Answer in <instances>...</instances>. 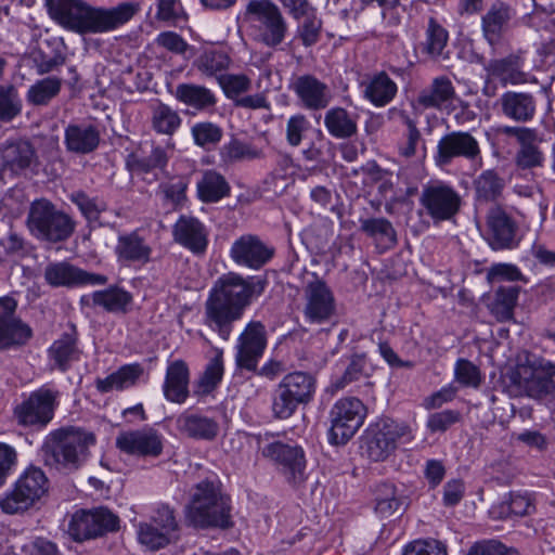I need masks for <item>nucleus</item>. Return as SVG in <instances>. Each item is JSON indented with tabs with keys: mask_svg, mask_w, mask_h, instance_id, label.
I'll use <instances>...</instances> for the list:
<instances>
[{
	"mask_svg": "<svg viewBox=\"0 0 555 555\" xmlns=\"http://www.w3.org/2000/svg\"><path fill=\"white\" fill-rule=\"evenodd\" d=\"M266 284L260 278L244 279L234 272L221 275L205 302V324L228 340L233 322L240 320L251 300L263 293Z\"/></svg>",
	"mask_w": 555,
	"mask_h": 555,
	"instance_id": "nucleus-1",
	"label": "nucleus"
},
{
	"mask_svg": "<svg viewBox=\"0 0 555 555\" xmlns=\"http://www.w3.org/2000/svg\"><path fill=\"white\" fill-rule=\"evenodd\" d=\"M50 16L61 26L80 35L112 31L126 24L138 11V4L122 2L105 9L83 0H46Z\"/></svg>",
	"mask_w": 555,
	"mask_h": 555,
	"instance_id": "nucleus-2",
	"label": "nucleus"
},
{
	"mask_svg": "<svg viewBox=\"0 0 555 555\" xmlns=\"http://www.w3.org/2000/svg\"><path fill=\"white\" fill-rule=\"evenodd\" d=\"M93 433L79 427H64L51 431L41 447L42 461L57 470L74 472L89 457L90 447L95 444Z\"/></svg>",
	"mask_w": 555,
	"mask_h": 555,
	"instance_id": "nucleus-3",
	"label": "nucleus"
},
{
	"mask_svg": "<svg viewBox=\"0 0 555 555\" xmlns=\"http://www.w3.org/2000/svg\"><path fill=\"white\" fill-rule=\"evenodd\" d=\"M231 500L208 480L195 485L186 507V518L196 527H232Z\"/></svg>",
	"mask_w": 555,
	"mask_h": 555,
	"instance_id": "nucleus-4",
	"label": "nucleus"
},
{
	"mask_svg": "<svg viewBox=\"0 0 555 555\" xmlns=\"http://www.w3.org/2000/svg\"><path fill=\"white\" fill-rule=\"evenodd\" d=\"M315 392V378L306 372L286 374L272 395L271 411L275 418L287 420L300 404L309 403Z\"/></svg>",
	"mask_w": 555,
	"mask_h": 555,
	"instance_id": "nucleus-5",
	"label": "nucleus"
},
{
	"mask_svg": "<svg viewBox=\"0 0 555 555\" xmlns=\"http://www.w3.org/2000/svg\"><path fill=\"white\" fill-rule=\"evenodd\" d=\"M27 227L38 240L59 243L67 240L75 229L74 221L47 199L35 201L29 208Z\"/></svg>",
	"mask_w": 555,
	"mask_h": 555,
	"instance_id": "nucleus-6",
	"label": "nucleus"
},
{
	"mask_svg": "<svg viewBox=\"0 0 555 555\" xmlns=\"http://www.w3.org/2000/svg\"><path fill=\"white\" fill-rule=\"evenodd\" d=\"M412 439L413 433L409 425L386 417L369 427L363 448L370 460L382 462L395 452L399 443H406Z\"/></svg>",
	"mask_w": 555,
	"mask_h": 555,
	"instance_id": "nucleus-7",
	"label": "nucleus"
},
{
	"mask_svg": "<svg viewBox=\"0 0 555 555\" xmlns=\"http://www.w3.org/2000/svg\"><path fill=\"white\" fill-rule=\"evenodd\" d=\"M48 490V478L38 467L30 466L0 494V509L8 515L23 513L31 507Z\"/></svg>",
	"mask_w": 555,
	"mask_h": 555,
	"instance_id": "nucleus-8",
	"label": "nucleus"
},
{
	"mask_svg": "<svg viewBox=\"0 0 555 555\" xmlns=\"http://www.w3.org/2000/svg\"><path fill=\"white\" fill-rule=\"evenodd\" d=\"M246 14L253 22L255 38L273 48L283 42L287 33V23L276 4L270 0H250Z\"/></svg>",
	"mask_w": 555,
	"mask_h": 555,
	"instance_id": "nucleus-9",
	"label": "nucleus"
},
{
	"mask_svg": "<svg viewBox=\"0 0 555 555\" xmlns=\"http://www.w3.org/2000/svg\"><path fill=\"white\" fill-rule=\"evenodd\" d=\"M366 416L364 404L354 397L337 400L330 410L328 441L339 446L347 443L363 425Z\"/></svg>",
	"mask_w": 555,
	"mask_h": 555,
	"instance_id": "nucleus-10",
	"label": "nucleus"
},
{
	"mask_svg": "<svg viewBox=\"0 0 555 555\" xmlns=\"http://www.w3.org/2000/svg\"><path fill=\"white\" fill-rule=\"evenodd\" d=\"M420 203L435 223L451 220L460 210L462 197L449 183L434 180L424 185Z\"/></svg>",
	"mask_w": 555,
	"mask_h": 555,
	"instance_id": "nucleus-11",
	"label": "nucleus"
},
{
	"mask_svg": "<svg viewBox=\"0 0 555 555\" xmlns=\"http://www.w3.org/2000/svg\"><path fill=\"white\" fill-rule=\"evenodd\" d=\"M465 158L482 166L481 149L478 140L468 131H452L437 143L435 163L438 167L450 165L455 158Z\"/></svg>",
	"mask_w": 555,
	"mask_h": 555,
	"instance_id": "nucleus-12",
	"label": "nucleus"
},
{
	"mask_svg": "<svg viewBox=\"0 0 555 555\" xmlns=\"http://www.w3.org/2000/svg\"><path fill=\"white\" fill-rule=\"evenodd\" d=\"M263 457L274 462L286 481L294 487L306 479V460L301 448L274 441L260 448Z\"/></svg>",
	"mask_w": 555,
	"mask_h": 555,
	"instance_id": "nucleus-13",
	"label": "nucleus"
},
{
	"mask_svg": "<svg viewBox=\"0 0 555 555\" xmlns=\"http://www.w3.org/2000/svg\"><path fill=\"white\" fill-rule=\"evenodd\" d=\"M118 528V517L106 508L80 509L73 514L67 532L75 541H85Z\"/></svg>",
	"mask_w": 555,
	"mask_h": 555,
	"instance_id": "nucleus-14",
	"label": "nucleus"
},
{
	"mask_svg": "<svg viewBox=\"0 0 555 555\" xmlns=\"http://www.w3.org/2000/svg\"><path fill=\"white\" fill-rule=\"evenodd\" d=\"M555 365L543 359H533L518 366L514 380L531 398L541 399L555 391Z\"/></svg>",
	"mask_w": 555,
	"mask_h": 555,
	"instance_id": "nucleus-15",
	"label": "nucleus"
},
{
	"mask_svg": "<svg viewBox=\"0 0 555 555\" xmlns=\"http://www.w3.org/2000/svg\"><path fill=\"white\" fill-rule=\"evenodd\" d=\"M305 320L312 324H323L332 320L336 312V304L331 288L320 279L307 283L304 289Z\"/></svg>",
	"mask_w": 555,
	"mask_h": 555,
	"instance_id": "nucleus-16",
	"label": "nucleus"
},
{
	"mask_svg": "<svg viewBox=\"0 0 555 555\" xmlns=\"http://www.w3.org/2000/svg\"><path fill=\"white\" fill-rule=\"evenodd\" d=\"M121 452L140 457H158L164 450V436L154 427L124 430L116 437Z\"/></svg>",
	"mask_w": 555,
	"mask_h": 555,
	"instance_id": "nucleus-17",
	"label": "nucleus"
},
{
	"mask_svg": "<svg viewBox=\"0 0 555 555\" xmlns=\"http://www.w3.org/2000/svg\"><path fill=\"white\" fill-rule=\"evenodd\" d=\"M57 392L40 388L15 409V416L21 425L44 427L54 414Z\"/></svg>",
	"mask_w": 555,
	"mask_h": 555,
	"instance_id": "nucleus-18",
	"label": "nucleus"
},
{
	"mask_svg": "<svg viewBox=\"0 0 555 555\" xmlns=\"http://www.w3.org/2000/svg\"><path fill=\"white\" fill-rule=\"evenodd\" d=\"M266 347L264 325L258 321L249 322L237 339L236 365L247 371H256Z\"/></svg>",
	"mask_w": 555,
	"mask_h": 555,
	"instance_id": "nucleus-19",
	"label": "nucleus"
},
{
	"mask_svg": "<svg viewBox=\"0 0 555 555\" xmlns=\"http://www.w3.org/2000/svg\"><path fill=\"white\" fill-rule=\"evenodd\" d=\"M274 255V248L264 244L258 236L243 235L231 246L230 256L238 264L250 269H260Z\"/></svg>",
	"mask_w": 555,
	"mask_h": 555,
	"instance_id": "nucleus-20",
	"label": "nucleus"
},
{
	"mask_svg": "<svg viewBox=\"0 0 555 555\" xmlns=\"http://www.w3.org/2000/svg\"><path fill=\"white\" fill-rule=\"evenodd\" d=\"M516 230L515 222L501 207L494 206L489 209L485 237L493 250L516 247Z\"/></svg>",
	"mask_w": 555,
	"mask_h": 555,
	"instance_id": "nucleus-21",
	"label": "nucleus"
},
{
	"mask_svg": "<svg viewBox=\"0 0 555 555\" xmlns=\"http://www.w3.org/2000/svg\"><path fill=\"white\" fill-rule=\"evenodd\" d=\"M36 159V151L28 141H7L0 146V171L4 176L23 175Z\"/></svg>",
	"mask_w": 555,
	"mask_h": 555,
	"instance_id": "nucleus-22",
	"label": "nucleus"
},
{
	"mask_svg": "<svg viewBox=\"0 0 555 555\" xmlns=\"http://www.w3.org/2000/svg\"><path fill=\"white\" fill-rule=\"evenodd\" d=\"M44 279L51 286L104 285L107 278L79 269L68 262H55L47 266Z\"/></svg>",
	"mask_w": 555,
	"mask_h": 555,
	"instance_id": "nucleus-23",
	"label": "nucleus"
},
{
	"mask_svg": "<svg viewBox=\"0 0 555 555\" xmlns=\"http://www.w3.org/2000/svg\"><path fill=\"white\" fill-rule=\"evenodd\" d=\"M172 236L176 243L196 255L204 254L208 246L206 227L192 216L183 215L176 221Z\"/></svg>",
	"mask_w": 555,
	"mask_h": 555,
	"instance_id": "nucleus-24",
	"label": "nucleus"
},
{
	"mask_svg": "<svg viewBox=\"0 0 555 555\" xmlns=\"http://www.w3.org/2000/svg\"><path fill=\"white\" fill-rule=\"evenodd\" d=\"M14 310V300H0V349L24 345L31 337V328L11 315Z\"/></svg>",
	"mask_w": 555,
	"mask_h": 555,
	"instance_id": "nucleus-25",
	"label": "nucleus"
},
{
	"mask_svg": "<svg viewBox=\"0 0 555 555\" xmlns=\"http://www.w3.org/2000/svg\"><path fill=\"white\" fill-rule=\"evenodd\" d=\"M293 91L301 106L309 111L323 109L332 100L328 86L312 75L297 77L293 82Z\"/></svg>",
	"mask_w": 555,
	"mask_h": 555,
	"instance_id": "nucleus-26",
	"label": "nucleus"
},
{
	"mask_svg": "<svg viewBox=\"0 0 555 555\" xmlns=\"http://www.w3.org/2000/svg\"><path fill=\"white\" fill-rule=\"evenodd\" d=\"M176 428L186 438L203 441L215 440L220 430L215 418L191 411H184L177 417Z\"/></svg>",
	"mask_w": 555,
	"mask_h": 555,
	"instance_id": "nucleus-27",
	"label": "nucleus"
},
{
	"mask_svg": "<svg viewBox=\"0 0 555 555\" xmlns=\"http://www.w3.org/2000/svg\"><path fill=\"white\" fill-rule=\"evenodd\" d=\"M153 248L147 238L139 231L121 234L115 246V254L120 263L145 264L151 261Z\"/></svg>",
	"mask_w": 555,
	"mask_h": 555,
	"instance_id": "nucleus-28",
	"label": "nucleus"
},
{
	"mask_svg": "<svg viewBox=\"0 0 555 555\" xmlns=\"http://www.w3.org/2000/svg\"><path fill=\"white\" fill-rule=\"evenodd\" d=\"M64 144L74 154L92 153L100 144V131L91 124H69L64 131Z\"/></svg>",
	"mask_w": 555,
	"mask_h": 555,
	"instance_id": "nucleus-29",
	"label": "nucleus"
},
{
	"mask_svg": "<svg viewBox=\"0 0 555 555\" xmlns=\"http://www.w3.org/2000/svg\"><path fill=\"white\" fill-rule=\"evenodd\" d=\"M190 371L183 360L170 362L166 370L163 392L165 398L175 403H184L189 397Z\"/></svg>",
	"mask_w": 555,
	"mask_h": 555,
	"instance_id": "nucleus-30",
	"label": "nucleus"
},
{
	"mask_svg": "<svg viewBox=\"0 0 555 555\" xmlns=\"http://www.w3.org/2000/svg\"><path fill=\"white\" fill-rule=\"evenodd\" d=\"M499 103L503 115L515 121H529L535 114V100L530 93L507 91Z\"/></svg>",
	"mask_w": 555,
	"mask_h": 555,
	"instance_id": "nucleus-31",
	"label": "nucleus"
},
{
	"mask_svg": "<svg viewBox=\"0 0 555 555\" xmlns=\"http://www.w3.org/2000/svg\"><path fill=\"white\" fill-rule=\"evenodd\" d=\"M324 127L335 139H349L358 132V115L335 106L325 112Z\"/></svg>",
	"mask_w": 555,
	"mask_h": 555,
	"instance_id": "nucleus-32",
	"label": "nucleus"
},
{
	"mask_svg": "<svg viewBox=\"0 0 555 555\" xmlns=\"http://www.w3.org/2000/svg\"><path fill=\"white\" fill-rule=\"evenodd\" d=\"M142 374L143 367L141 364H126L105 378H98L95 380V387L102 393L113 390H124L135 385Z\"/></svg>",
	"mask_w": 555,
	"mask_h": 555,
	"instance_id": "nucleus-33",
	"label": "nucleus"
},
{
	"mask_svg": "<svg viewBox=\"0 0 555 555\" xmlns=\"http://www.w3.org/2000/svg\"><path fill=\"white\" fill-rule=\"evenodd\" d=\"M455 95L454 87L448 77L441 76L418 94L417 102L424 108H442Z\"/></svg>",
	"mask_w": 555,
	"mask_h": 555,
	"instance_id": "nucleus-34",
	"label": "nucleus"
},
{
	"mask_svg": "<svg viewBox=\"0 0 555 555\" xmlns=\"http://www.w3.org/2000/svg\"><path fill=\"white\" fill-rule=\"evenodd\" d=\"M397 91L396 82L385 72H379L367 81L364 95L372 104L380 107L390 103Z\"/></svg>",
	"mask_w": 555,
	"mask_h": 555,
	"instance_id": "nucleus-35",
	"label": "nucleus"
},
{
	"mask_svg": "<svg viewBox=\"0 0 555 555\" xmlns=\"http://www.w3.org/2000/svg\"><path fill=\"white\" fill-rule=\"evenodd\" d=\"M390 113H396L399 120L406 127L405 139L398 145L399 156L404 159H423L425 157V146L418 150V145L422 142V134L417 129L416 122L402 111L392 109Z\"/></svg>",
	"mask_w": 555,
	"mask_h": 555,
	"instance_id": "nucleus-36",
	"label": "nucleus"
},
{
	"mask_svg": "<svg viewBox=\"0 0 555 555\" xmlns=\"http://www.w3.org/2000/svg\"><path fill=\"white\" fill-rule=\"evenodd\" d=\"M198 198L204 203H216L230 193V185L219 172L207 170L196 184Z\"/></svg>",
	"mask_w": 555,
	"mask_h": 555,
	"instance_id": "nucleus-37",
	"label": "nucleus"
},
{
	"mask_svg": "<svg viewBox=\"0 0 555 555\" xmlns=\"http://www.w3.org/2000/svg\"><path fill=\"white\" fill-rule=\"evenodd\" d=\"M175 96L179 102L196 109H206L216 104V96L208 88L194 83L178 85Z\"/></svg>",
	"mask_w": 555,
	"mask_h": 555,
	"instance_id": "nucleus-38",
	"label": "nucleus"
},
{
	"mask_svg": "<svg viewBox=\"0 0 555 555\" xmlns=\"http://www.w3.org/2000/svg\"><path fill=\"white\" fill-rule=\"evenodd\" d=\"M519 291L520 288L514 285L500 286L495 291L493 301L490 305V311L496 321L506 322L513 320Z\"/></svg>",
	"mask_w": 555,
	"mask_h": 555,
	"instance_id": "nucleus-39",
	"label": "nucleus"
},
{
	"mask_svg": "<svg viewBox=\"0 0 555 555\" xmlns=\"http://www.w3.org/2000/svg\"><path fill=\"white\" fill-rule=\"evenodd\" d=\"M489 74L503 85H518L526 81L518 56L509 55L505 59L492 61L488 66Z\"/></svg>",
	"mask_w": 555,
	"mask_h": 555,
	"instance_id": "nucleus-40",
	"label": "nucleus"
},
{
	"mask_svg": "<svg viewBox=\"0 0 555 555\" xmlns=\"http://www.w3.org/2000/svg\"><path fill=\"white\" fill-rule=\"evenodd\" d=\"M360 229L384 248H390L397 244L396 230L386 218L361 219Z\"/></svg>",
	"mask_w": 555,
	"mask_h": 555,
	"instance_id": "nucleus-41",
	"label": "nucleus"
},
{
	"mask_svg": "<svg viewBox=\"0 0 555 555\" xmlns=\"http://www.w3.org/2000/svg\"><path fill=\"white\" fill-rule=\"evenodd\" d=\"M511 18L509 10L503 4L493 5L482 17L483 36L490 44L496 43Z\"/></svg>",
	"mask_w": 555,
	"mask_h": 555,
	"instance_id": "nucleus-42",
	"label": "nucleus"
},
{
	"mask_svg": "<svg viewBox=\"0 0 555 555\" xmlns=\"http://www.w3.org/2000/svg\"><path fill=\"white\" fill-rule=\"evenodd\" d=\"M403 504V496L392 483H382L376 488L375 512L382 518H388L399 512Z\"/></svg>",
	"mask_w": 555,
	"mask_h": 555,
	"instance_id": "nucleus-43",
	"label": "nucleus"
},
{
	"mask_svg": "<svg viewBox=\"0 0 555 555\" xmlns=\"http://www.w3.org/2000/svg\"><path fill=\"white\" fill-rule=\"evenodd\" d=\"M63 80L55 76H50L36 81L27 91V101L37 106L49 104L57 96L61 91Z\"/></svg>",
	"mask_w": 555,
	"mask_h": 555,
	"instance_id": "nucleus-44",
	"label": "nucleus"
},
{
	"mask_svg": "<svg viewBox=\"0 0 555 555\" xmlns=\"http://www.w3.org/2000/svg\"><path fill=\"white\" fill-rule=\"evenodd\" d=\"M504 180L494 170H485L474 181L476 196L480 201H496L504 189Z\"/></svg>",
	"mask_w": 555,
	"mask_h": 555,
	"instance_id": "nucleus-45",
	"label": "nucleus"
},
{
	"mask_svg": "<svg viewBox=\"0 0 555 555\" xmlns=\"http://www.w3.org/2000/svg\"><path fill=\"white\" fill-rule=\"evenodd\" d=\"M170 529V525L163 529L152 520L141 522L138 530L139 541L151 550L162 548L177 539L169 532Z\"/></svg>",
	"mask_w": 555,
	"mask_h": 555,
	"instance_id": "nucleus-46",
	"label": "nucleus"
},
{
	"mask_svg": "<svg viewBox=\"0 0 555 555\" xmlns=\"http://www.w3.org/2000/svg\"><path fill=\"white\" fill-rule=\"evenodd\" d=\"M151 122L156 132L172 135L181 125V117L169 105L158 103L152 109Z\"/></svg>",
	"mask_w": 555,
	"mask_h": 555,
	"instance_id": "nucleus-47",
	"label": "nucleus"
},
{
	"mask_svg": "<svg viewBox=\"0 0 555 555\" xmlns=\"http://www.w3.org/2000/svg\"><path fill=\"white\" fill-rule=\"evenodd\" d=\"M93 304L103 307L107 311H124L131 302V295L119 287H109L92 294Z\"/></svg>",
	"mask_w": 555,
	"mask_h": 555,
	"instance_id": "nucleus-48",
	"label": "nucleus"
},
{
	"mask_svg": "<svg viewBox=\"0 0 555 555\" xmlns=\"http://www.w3.org/2000/svg\"><path fill=\"white\" fill-rule=\"evenodd\" d=\"M520 147L516 153L515 163L520 169L541 167L544 162L535 133L519 143Z\"/></svg>",
	"mask_w": 555,
	"mask_h": 555,
	"instance_id": "nucleus-49",
	"label": "nucleus"
},
{
	"mask_svg": "<svg viewBox=\"0 0 555 555\" xmlns=\"http://www.w3.org/2000/svg\"><path fill=\"white\" fill-rule=\"evenodd\" d=\"M49 353L55 365L60 370L65 371L69 363L78 357L76 340L70 335L65 334L53 343Z\"/></svg>",
	"mask_w": 555,
	"mask_h": 555,
	"instance_id": "nucleus-50",
	"label": "nucleus"
},
{
	"mask_svg": "<svg viewBox=\"0 0 555 555\" xmlns=\"http://www.w3.org/2000/svg\"><path fill=\"white\" fill-rule=\"evenodd\" d=\"M223 371L222 350L218 349L198 380V392L208 395L215 390L222 379Z\"/></svg>",
	"mask_w": 555,
	"mask_h": 555,
	"instance_id": "nucleus-51",
	"label": "nucleus"
},
{
	"mask_svg": "<svg viewBox=\"0 0 555 555\" xmlns=\"http://www.w3.org/2000/svg\"><path fill=\"white\" fill-rule=\"evenodd\" d=\"M230 65V57L219 50H206L194 62V66L206 76H215L225 70Z\"/></svg>",
	"mask_w": 555,
	"mask_h": 555,
	"instance_id": "nucleus-52",
	"label": "nucleus"
},
{
	"mask_svg": "<svg viewBox=\"0 0 555 555\" xmlns=\"http://www.w3.org/2000/svg\"><path fill=\"white\" fill-rule=\"evenodd\" d=\"M22 100L12 85H0V121L9 122L22 112Z\"/></svg>",
	"mask_w": 555,
	"mask_h": 555,
	"instance_id": "nucleus-53",
	"label": "nucleus"
},
{
	"mask_svg": "<svg viewBox=\"0 0 555 555\" xmlns=\"http://www.w3.org/2000/svg\"><path fill=\"white\" fill-rule=\"evenodd\" d=\"M369 375L370 365L367 364L365 356L354 354L353 357H351L350 362L346 367L344 374L333 382L332 387L335 390H341L350 383Z\"/></svg>",
	"mask_w": 555,
	"mask_h": 555,
	"instance_id": "nucleus-54",
	"label": "nucleus"
},
{
	"mask_svg": "<svg viewBox=\"0 0 555 555\" xmlns=\"http://www.w3.org/2000/svg\"><path fill=\"white\" fill-rule=\"evenodd\" d=\"M222 159L233 163L244 159H257L262 157V152L255 146L238 140H231L221 150Z\"/></svg>",
	"mask_w": 555,
	"mask_h": 555,
	"instance_id": "nucleus-55",
	"label": "nucleus"
},
{
	"mask_svg": "<svg viewBox=\"0 0 555 555\" xmlns=\"http://www.w3.org/2000/svg\"><path fill=\"white\" fill-rule=\"evenodd\" d=\"M448 38V31L434 18H430L426 29V41L424 46L426 52L434 57L441 55L447 46Z\"/></svg>",
	"mask_w": 555,
	"mask_h": 555,
	"instance_id": "nucleus-56",
	"label": "nucleus"
},
{
	"mask_svg": "<svg viewBox=\"0 0 555 555\" xmlns=\"http://www.w3.org/2000/svg\"><path fill=\"white\" fill-rule=\"evenodd\" d=\"M455 380L464 387L477 388L481 384V374L473 362L459 359L454 366Z\"/></svg>",
	"mask_w": 555,
	"mask_h": 555,
	"instance_id": "nucleus-57",
	"label": "nucleus"
},
{
	"mask_svg": "<svg viewBox=\"0 0 555 555\" xmlns=\"http://www.w3.org/2000/svg\"><path fill=\"white\" fill-rule=\"evenodd\" d=\"M304 21L298 26V36L304 46L311 47L315 44L320 38L322 29V21L318 17L315 11L302 16Z\"/></svg>",
	"mask_w": 555,
	"mask_h": 555,
	"instance_id": "nucleus-58",
	"label": "nucleus"
},
{
	"mask_svg": "<svg viewBox=\"0 0 555 555\" xmlns=\"http://www.w3.org/2000/svg\"><path fill=\"white\" fill-rule=\"evenodd\" d=\"M219 83L229 99L236 100L250 89V79L246 75H221Z\"/></svg>",
	"mask_w": 555,
	"mask_h": 555,
	"instance_id": "nucleus-59",
	"label": "nucleus"
},
{
	"mask_svg": "<svg viewBox=\"0 0 555 555\" xmlns=\"http://www.w3.org/2000/svg\"><path fill=\"white\" fill-rule=\"evenodd\" d=\"M310 128L308 118L302 114H296L288 118L286 122V141L291 146H298L301 144L306 132Z\"/></svg>",
	"mask_w": 555,
	"mask_h": 555,
	"instance_id": "nucleus-60",
	"label": "nucleus"
},
{
	"mask_svg": "<svg viewBox=\"0 0 555 555\" xmlns=\"http://www.w3.org/2000/svg\"><path fill=\"white\" fill-rule=\"evenodd\" d=\"M402 555H447V548L437 540L420 539L409 543Z\"/></svg>",
	"mask_w": 555,
	"mask_h": 555,
	"instance_id": "nucleus-61",
	"label": "nucleus"
},
{
	"mask_svg": "<svg viewBox=\"0 0 555 555\" xmlns=\"http://www.w3.org/2000/svg\"><path fill=\"white\" fill-rule=\"evenodd\" d=\"M195 143L199 146L217 144L222 137V130L211 122L196 124L192 128Z\"/></svg>",
	"mask_w": 555,
	"mask_h": 555,
	"instance_id": "nucleus-62",
	"label": "nucleus"
},
{
	"mask_svg": "<svg viewBox=\"0 0 555 555\" xmlns=\"http://www.w3.org/2000/svg\"><path fill=\"white\" fill-rule=\"evenodd\" d=\"M188 177H178L167 183H164L160 189L164 196L173 205L182 204L186 198V190L189 186Z\"/></svg>",
	"mask_w": 555,
	"mask_h": 555,
	"instance_id": "nucleus-63",
	"label": "nucleus"
},
{
	"mask_svg": "<svg viewBox=\"0 0 555 555\" xmlns=\"http://www.w3.org/2000/svg\"><path fill=\"white\" fill-rule=\"evenodd\" d=\"M467 555H520L516 550L505 546L499 541L489 540L475 543Z\"/></svg>",
	"mask_w": 555,
	"mask_h": 555,
	"instance_id": "nucleus-64",
	"label": "nucleus"
}]
</instances>
